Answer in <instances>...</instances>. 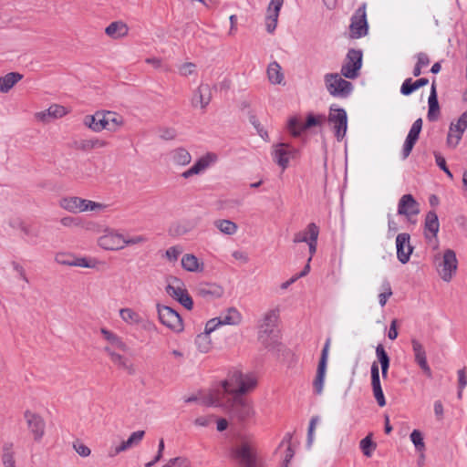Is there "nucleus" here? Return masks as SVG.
I'll use <instances>...</instances> for the list:
<instances>
[{
    "label": "nucleus",
    "instance_id": "nucleus-1",
    "mask_svg": "<svg viewBox=\"0 0 467 467\" xmlns=\"http://www.w3.org/2000/svg\"><path fill=\"white\" fill-rule=\"evenodd\" d=\"M220 393H211L209 404L225 410L232 419L239 422H248L255 418L256 411L254 402L243 396L229 397L224 400Z\"/></svg>",
    "mask_w": 467,
    "mask_h": 467
},
{
    "label": "nucleus",
    "instance_id": "nucleus-2",
    "mask_svg": "<svg viewBox=\"0 0 467 467\" xmlns=\"http://www.w3.org/2000/svg\"><path fill=\"white\" fill-rule=\"evenodd\" d=\"M257 383V378L253 373H244L234 368L230 370L221 382L222 390H217L214 393H220L224 400L235 396L245 397L246 394L256 389Z\"/></svg>",
    "mask_w": 467,
    "mask_h": 467
},
{
    "label": "nucleus",
    "instance_id": "nucleus-3",
    "mask_svg": "<svg viewBox=\"0 0 467 467\" xmlns=\"http://www.w3.org/2000/svg\"><path fill=\"white\" fill-rule=\"evenodd\" d=\"M83 124L95 132L104 130L114 132L124 125V119L114 111L98 110L93 115H86Z\"/></svg>",
    "mask_w": 467,
    "mask_h": 467
},
{
    "label": "nucleus",
    "instance_id": "nucleus-4",
    "mask_svg": "<svg viewBox=\"0 0 467 467\" xmlns=\"http://www.w3.org/2000/svg\"><path fill=\"white\" fill-rule=\"evenodd\" d=\"M231 453L233 458L246 467H255L260 463L257 442L252 435L240 437Z\"/></svg>",
    "mask_w": 467,
    "mask_h": 467
},
{
    "label": "nucleus",
    "instance_id": "nucleus-5",
    "mask_svg": "<svg viewBox=\"0 0 467 467\" xmlns=\"http://www.w3.org/2000/svg\"><path fill=\"white\" fill-rule=\"evenodd\" d=\"M280 310L278 307L267 310L262 317L258 327V338L266 348L272 346L277 335L275 327L279 320Z\"/></svg>",
    "mask_w": 467,
    "mask_h": 467
},
{
    "label": "nucleus",
    "instance_id": "nucleus-6",
    "mask_svg": "<svg viewBox=\"0 0 467 467\" xmlns=\"http://www.w3.org/2000/svg\"><path fill=\"white\" fill-rule=\"evenodd\" d=\"M434 265L440 278L449 283L458 270V259L452 249H445L441 254L434 255Z\"/></svg>",
    "mask_w": 467,
    "mask_h": 467
},
{
    "label": "nucleus",
    "instance_id": "nucleus-7",
    "mask_svg": "<svg viewBox=\"0 0 467 467\" xmlns=\"http://www.w3.org/2000/svg\"><path fill=\"white\" fill-rule=\"evenodd\" d=\"M59 206L71 213H80L85 212H101L107 208V205L101 202L82 199L78 196H67L61 198Z\"/></svg>",
    "mask_w": 467,
    "mask_h": 467
},
{
    "label": "nucleus",
    "instance_id": "nucleus-8",
    "mask_svg": "<svg viewBox=\"0 0 467 467\" xmlns=\"http://www.w3.org/2000/svg\"><path fill=\"white\" fill-rule=\"evenodd\" d=\"M325 84L328 93L335 98L345 99L349 96L353 85L337 73H328L324 77Z\"/></svg>",
    "mask_w": 467,
    "mask_h": 467
},
{
    "label": "nucleus",
    "instance_id": "nucleus-9",
    "mask_svg": "<svg viewBox=\"0 0 467 467\" xmlns=\"http://www.w3.org/2000/svg\"><path fill=\"white\" fill-rule=\"evenodd\" d=\"M165 290L170 296L178 301L186 309L191 310L192 308V299L188 294L184 283L181 279L175 276L169 277Z\"/></svg>",
    "mask_w": 467,
    "mask_h": 467
},
{
    "label": "nucleus",
    "instance_id": "nucleus-10",
    "mask_svg": "<svg viewBox=\"0 0 467 467\" xmlns=\"http://www.w3.org/2000/svg\"><path fill=\"white\" fill-rule=\"evenodd\" d=\"M159 321L174 333H181L183 328V321L177 311L170 306L157 304Z\"/></svg>",
    "mask_w": 467,
    "mask_h": 467
},
{
    "label": "nucleus",
    "instance_id": "nucleus-11",
    "mask_svg": "<svg viewBox=\"0 0 467 467\" xmlns=\"http://www.w3.org/2000/svg\"><path fill=\"white\" fill-rule=\"evenodd\" d=\"M328 123L332 126L335 136L338 141L346 136L348 129V116L345 109L332 105L327 117Z\"/></svg>",
    "mask_w": 467,
    "mask_h": 467
},
{
    "label": "nucleus",
    "instance_id": "nucleus-12",
    "mask_svg": "<svg viewBox=\"0 0 467 467\" xmlns=\"http://www.w3.org/2000/svg\"><path fill=\"white\" fill-rule=\"evenodd\" d=\"M24 419L33 440L39 442L46 433V422L41 414L30 410L24 411Z\"/></svg>",
    "mask_w": 467,
    "mask_h": 467
},
{
    "label": "nucleus",
    "instance_id": "nucleus-13",
    "mask_svg": "<svg viewBox=\"0 0 467 467\" xmlns=\"http://www.w3.org/2000/svg\"><path fill=\"white\" fill-rule=\"evenodd\" d=\"M55 261L62 265L78 266L83 268L95 269L100 265V262L93 257H78L67 253H58L55 256Z\"/></svg>",
    "mask_w": 467,
    "mask_h": 467
},
{
    "label": "nucleus",
    "instance_id": "nucleus-14",
    "mask_svg": "<svg viewBox=\"0 0 467 467\" xmlns=\"http://www.w3.org/2000/svg\"><path fill=\"white\" fill-rule=\"evenodd\" d=\"M298 151L288 143H277L273 145L272 156L274 161L285 171L292 159L296 158Z\"/></svg>",
    "mask_w": 467,
    "mask_h": 467
},
{
    "label": "nucleus",
    "instance_id": "nucleus-15",
    "mask_svg": "<svg viewBox=\"0 0 467 467\" xmlns=\"http://www.w3.org/2000/svg\"><path fill=\"white\" fill-rule=\"evenodd\" d=\"M218 160V156L213 152H206L200 158H198L195 162L186 171H184L181 176L188 180L193 176L200 175L203 173L207 169H209L212 165H213Z\"/></svg>",
    "mask_w": 467,
    "mask_h": 467
},
{
    "label": "nucleus",
    "instance_id": "nucleus-16",
    "mask_svg": "<svg viewBox=\"0 0 467 467\" xmlns=\"http://www.w3.org/2000/svg\"><path fill=\"white\" fill-rule=\"evenodd\" d=\"M70 110L65 106L52 104L45 110L35 112L33 117L37 123L47 125L57 119L67 116Z\"/></svg>",
    "mask_w": 467,
    "mask_h": 467
},
{
    "label": "nucleus",
    "instance_id": "nucleus-17",
    "mask_svg": "<svg viewBox=\"0 0 467 467\" xmlns=\"http://www.w3.org/2000/svg\"><path fill=\"white\" fill-rule=\"evenodd\" d=\"M362 65V52L351 49L347 55L346 61L341 67V74L347 78H356Z\"/></svg>",
    "mask_w": 467,
    "mask_h": 467
},
{
    "label": "nucleus",
    "instance_id": "nucleus-18",
    "mask_svg": "<svg viewBox=\"0 0 467 467\" xmlns=\"http://www.w3.org/2000/svg\"><path fill=\"white\" fill-rule=\"evenodd\" d=\"M350 36L359 38L368 33V23L366 18V5L358 7L351 18L349 26Z\"/></svg>",
    "mask_w": 467,
    "mask_h": 467
},
{
    "label": "nucleus",
    "instance_id": "nucleus-19",
    "mask_svg": "<svg viewBox=\"0 0 467 467\" xmlns=\"http://www.w3.org/2000/svg\"><path fill=\"white\" fill-rule=\"evenodd\" d=\"M102 338L106 341V345L103 348L104 353L107 355V349L110 351H122L127 352L129 347L124 339L112 330L106 327H101L99 330Z\"/></svg>",
    "mask_w": 467,
    "mask_h": 467
},
{
    "label": "nucleus",
    "instance_id": "nucleus-20",
    "mask_svg": "<svg viewBox=\"0 0 467 467\" xmlns=\"http://www.w3.org/2000/svg\"><path fill=\"white\" fill-rule=\"evenodd\" d=\"M98 244L108 251L122 250L124 249L123 234L114 230H108L99 237Z\"/></svg>",
    "mask_w": 467,
    "mask_h": 467
},
{
    "label": "nucleus",
    "instance_id": "nucleus-21",
    "mask_svg": "<svg viewBox=\"0 0 467 467\" xmlns=\"http://www.w3.org/2000/svg\"><path fill=\"white\" fill-rule=\"evenodd\" d=\"M330 343L331 339L327 338L322 349L321 358L317 366V375L313 382L317 394H321L323 391Z\"/></svg>",
    "mask_w": 467,
    "mask_h": 467
},
{
    "label": "nucleus",
    "instance_id": "nucleus-22",
    "mask_svg": "<svg viewBox=\"0 0 467 467\" xmlns=\"http://www.w3.org/2000/svg\"><path fill=\"white\" fill-rule=\"evenodd\" d=\"M410 343L415 363L428 378H431L432 372L427 360V353L424 346L417 338H411Z\"/></svg>",
    "mask_w": 467,
    "mask_h": 467
},
{
    "label": "nucleus",
    "instance_id": "nucleus-23",
    "mask_svg": "<svg viewBox=\"0 0 467 467\" xmlns=\"http://www.w3.org/2000/svg\"><path fill=\"white\" fill-rule=\"evenodd\" d=\"M121 351H110L107 349V356L112 365L120 371L126 372L129 375H133L136 372V368L133 362L128 357L120 353Z\"/></svg>",
    "mask_w": 467,
    "mask_h": 467
},
{
    "label": "nucleus",
    "instance_id": "nucleus-24",
    "mask_svg": "<svg viewBox=\"0 0 467 467\" xmlns=\"http://www.w3.org/2000/svg\"><path fill=\"white\" fill-rule=\"evenodd\" d=\"M145 436L144 431H133L127 440L122 441L119 444L113 446L109 451V457H115L119 453L128 451L133 447L138 446Z\"/></svg>",
    "mask_w": 467,
    "mask_h": 467
},
{
    "label": "nucleus",
    "instance_id": "nucleus-25",
    "mask_svg": "<svg viewBox=\"0 0 467 467\" xmlns=\"http://www.w3.org/2000/svg\"><path fill=\"white\" fill-rule=\"evenodd\" d=\"M409 234H399L396 237L397 257L401 264L409 262L413 247L410 244Z\"/></svg>",
    "mask_w": 467,
    "mask_h": 467
},
{
    "label": "nucleus",
    "instance_id": "nucleus-26",
    "mask_svg": "<svg viewBox=\"0 0 467 467\" xmlns=\"http://www.w3.org/2000/svg\"><path fill=\"white\" fill-rule=\"evenodd\" d=\"M422 129V119L420 118L416 119L410 131L409 134L405 140L403 149H402V158L407 159L409 155L410 154L415 143L417 142L419 139V135Z\"/></svg>",
    "mask_w": 467,
    "mask_h": 467
},
{
    "label": "nucleus",
    "instance_id": "nucleus-27",
    "mask_svg": "<svg viewBox=\"0 0 467 467\" xmlns=\"http://www.w3.org/2000/svg\"><path fill=\"white\" fill-rule=\"evenodd\" d=\"M398 213L410 218L420 213V204L411 194H404L398 204Z\"/></svg>",
    "mask_w": 467,
    "mask_h": 467
},
{
    "label": "nucleus",
    "instance_id": "nucleus-28",
    "mask_svg": "<svg viewBox=\"0 0 467 467\" xmlns=\"http://www.w3.org/2000/svg\"><path fill=\"white\" fill-rule=\"evenodd\" d=\"M371 386L373 395L379 406L384 407L386 405V400L380 385L379 368L377 362H373L371 365Z\"/></svg>",
    "mask_w": 467,
    "mask_h": 467
},
{
    "label": "nucleus",
    "instance_id": "nucleus-29",
    "mask_svg": "<svg viewBox=\"0 0 467 467\" xmlns=\"http://www.w3.org/2000/svg\"><path fill=\"white\" fill-rule=\"evenodd\" d=\"M119 316L121 321L129 327H142L144 318L132 307H121L119 310Z\"/></svg>",
    "mask_w": 467,
    "mask_h": 467
},
{
    "label": "nucleus",
    "instance_id": "nucleus-30",
    "mask_svg": "<svg viewBox=\"0 0 467 467\" xmlns=\"http://www.w3.org/2000/svg\"><path fill=\"white\" fill-rule=\"evenodd\" d=\"M284 4V0H271L267 8V15L265 17V26L266 30L269 33L275 31L277 20L279 16V12Z\"/></svg>",
    "mask_w": 467,
    "mask_h": 467
},
{
    "label": "nucleus",
    "instance_id": "nucleus-31",
    "mask_svg": "<svg viewBox=\"0 0 467 467\" xmlns=\"http://www.w3.org/2000/svg\"><path fill=\"white\" fill-rule=\"evenodd\" d=\"M171 163L178 167H185L192 161V155L189 150L183 147H177L169 152Z\"/></svg>",
    "mask_w": 467,
    "mask_h": 467
},
{
    "label": "nucleus",
    "instance_id": "nucleus-32",
    "mask_svg": "<svg viewBox=\"0 0 467 467\" xmlns=\"http://www.w3.org/2000/svg\"><path fill=\"white\" fill-rule=\"evenodd\" d=\"M212 99L211 88L207 84H201L192 97V105L201 109H205Z\"/></svg>",
    "mask_w": 467,
    "mask_h": 467
},
{
    "label": "nucleus",
    "instance_id": "nucleus-33",
    "mask_svg": "<svg viewBox=\"0 0 467 467\" xmlns=\"http://www.w3.org/2000/svg\"><path fill=\"white\" fill-rule=\"evenodd\" d=\"M129 26L123 21H114L105 28V34L112 39H120L128 36Z\"/></svg>",
    "mask_w": 467,
    "mask_h": 467
},
{
    "label": "nucleus",
    "instance_id": "nucleus-34",
    "mask_svg": "<svg viewBox=\"0 0 467 467\" xmlns=\"http://www.w3.org/2000/svg\"><path fill=\"white\" fill-rule=\"evenodd\" d=\"M181 263L182 267L187 272L201 273L204 270V264L192 254H185Z\"/></svg>",
    "mask_w": 467,
    "mask_h": 467
},
{
    "label": "nucleus",
    "instance_id": "nucleus-35",
    "mask_svg": "<svg viewBox=\"0 0 467 467\" xmlns=\"http://www.w3.org/2000/svg\"><path fill=\"white\" fill-rule=\"evenodd\" d=\"M425 236L426 238H435L440 229L439 219L435 212L430 211L425 217Z\"/></svg>",
    "mask_w": 467,
    "mask_h": 467
},
{
    "label": "nucleus",
    "instance_id": "nucleus-36",
    "mask_svg": "<svg viewBox=\"0 0 467 467\" xmlns=\"http://www.w3.org/2000/svg\"><path fill=\"white\" fill-rule=\"evenodd\" d=\"M429 110H428V119L431 121L436 120L440 114V106L437 98L435 80H433L431 89V94L429 97Z\"/></svg>",
    "mask_w": 467,
    "mask_h": 467
},
{
    "label": "nucleus",
    "instance_id": "nucleus-37",
    "mask_svg": "<svg viewBox=\"0 0 467 467\" xmlns=\"http://www.w3.org/2000/svg\"><path fill=\"white\" fill-rule=\"evenodd\" d=\"M219 319L222 321V326H237L242 322L243 317L236 308L230 307L219 317Z\"/></svg>",
    "mask_w": 467,
    "mask_h": 467
},
{
    "label": "nucleus",
    "instance_id": "nucleus-38",
    "mask_svg": "<svg viewBox=\"0 0 467 467\" xmlns=\"http://www.w3.org/2000/svg\"><path fill=\"white\" fill-rule=\"evenodd\" d=\"M23 78V75L18 72H10L0 78V92L7 93L18 81Z\"/></svg>",
    "mask_w": 467,
    "mask_h": 467
},
{
    "label": "nucleus",
    "instance_id": "nucleus-39",
    "mask_svg": "<svg viewBox=\"0 0 467 467\" xmlns=\"http://www.w3.org/2000/svg\"><path fill=\"white\" fill-rule=\"evenodd\" d=\"M267 78L270 83L274 85H280L284 82V73L281 66L277 62H272L267 67Z\"/></svg>",
    "mask_w": 467,
    "mask_h": 467
},
{
    "label": "nucleus",
    "instance_id": "nucleus-40",
    "mask_svg": "<svg viewBox=\"0 0 467 467\" xmlns=\"http://www.w3.org/2000/svg\"><path fill=\"white\" fill-rule=\"evenodd\" d=\"M197 293L202 297H220L223 295V288L215 284H201Z\"/></svg>",
    "mask_w": 467,
    "mask_h": 467
},
{
    "label": "nucleus",
    "instance_id": "nucleus-41",
    "mask_svg": "<svg viewBox=\"0 0 467 467\" xmlns=\"http://www.w3.org/2000/svg\"><path fill=\"white\" fill-rule=\"evenodd\" d=\"M195 346L202 354H207L213 349V341L211 336L207 333H200L195 338Z\"/></svg>",
    "mask_w": 467,
    "mask_h": 467
},
{
    "label": "nucleus",
    "instance_id": "nucleus-42",
    "mask_svg": "<svg viewBox=\"0 0 467 467\" xmlns=\"http://www.w3.org/2000/svg\"><path fill=\"white\" fill-rule=\"evenodd\" d=\"M376 355L381 366L382 377L386 379L388 377V370L389 368V357L381 344L377 346Z\"/></svg>",
    "mask_w": 467,
    "mask_h": 467
},
{
    "label": "nucleus",
    "instance_id": "nucleus-43",
    "mask_svg": "<svg viewBox=\"0 0 467 467\" xmlns=\"http://www.w3.org/2000/svg\"><path fill=\"white\" fill-rule=\"evenodd\" d=\"M213 224L222 234L227 235L234 234L238 229V226L235 223L226 219L216 220L214 221Z\"/></svg>",
    "mask_w": 467,
    "mask_h": 467
},
{
    "label": "nucleus",
    "instance_id": "nucleus-44",
    "mask_svg": "<svg viewBox=\"0 0 467 467\" xmlns=\"http://www.w3.org/2000/svg\"><path fill=\"white\" fill-rule=\"evenodd\" d=\"M463 132L454 127V122H451L449 128L446 143L449 147L454 149L459 144Z\"/></svg>",
    "mask_w": 467,
    "mask_h": 467
},
{
    "label": "nucleus",
    "instance_id": "nucleus-45",
    "mask_svg": "<svg viewBox=\"0 0 467 467\" xmlns=\"http://www.w3.org/2000/svg\"><path fill=\"white\" fill-rule=\"evenodd\" d=\"M108 146V141L99 138H91L81 141L80 149L83 150H92L102 149Z\"/></svg>",
    "mask_w": 467,
    "mask_h": 467
},
{
    "label": "nucleus",
    "instance_id": "nucleus-46",
    "mask_svg": "<svg viewBox=\"0 0 467 467\" xmlns=\"http://www.w3.org/2000/svg\"><path fill=\"white\" fill-rule=\"evenodd\" d=\"M277 453L281 454L283 456V462L282 464L285 467H287L289 464L291 459L294 456V451L291 448L290 441H282L280 446L277 449Z\"/></svg>",
    "mask_w": 467,
    "mask_h": 467
},
{
    "label": "nucleus",
    "instance_id": "nucleus-47",
    "mask_svg": "<svg viewBox=\"0 0 467 467\" xmlns=\"http://www.w3.org/2000/svg\"><path fill=\"white\" fill-rule=\"evenodd\" d=\"M2 462L6 467H14L16 462H15V452L13 450L12 443H5L3 446Z\"/></svg>",
    "mask_w": 467,
    "mask_h": 467
},
{
    "label": "nucleus",
    "instance_id": "nucleus-48",
    "mask_svg": "<svg viewBox=\"0 0 467 467\" xmlns=\"http://www.w3.org/2000/svg\"><path fill=\"white\" fill-rule=\"evenodd\" d=\"M393 295L392 288L390 283L387 280L383 281L379 294V303L381 307L385 306L389 298H390Z\"/></svg>",
    "mask_w": 467,
    "mask_h": 467
},
{
    "label": "nucleus",
    "instance_id": "nucleus-49",
    "mask_svg": "<svg viewBox=\"0 0 467 467\" xmlns=\"http://www.w3.org/2000/svg\"><path fill=\"white\" fill-rule=\"evenodd\" d=\"M311 227H315L316 230L319 231L318 226L315 223H310L303 231H300L294 235V243H309L310 234L308 231Z\"/></svg>",
    "mask_w": 467,
    "mask_h": 467
},
{
    "label": "nucleus",
    "instance_id": "nucleus-50",
    "mask_svg": "<svg viewBox=\"0 0 467 467\" xmlns=\"http://www.w3.org/2000/svg\"><path fill=\"white\" fill-rule=\"evenodd\" d=\"M303 125L299 118L292 117L288 120L287 129L294 137H297L304 131Z\"/></svg>",
    "mask_w": 467,
    "mask_h": 467
},
{
    "label": "nucleus",
    "instance_id": "nucleus-51",
    "mask_svg": "<svg viewBox=\"0 0 467 467\" xmlns=\"http://www.w3.org/2000/svg\"><path fill=\"white\" fill-rule=\"evenodd\" d=\"M308 232L310 234V240H309V243H307L308 248H309V254H310V255L308 257V263H310L313 255L317 252L319 231L316 230L315 227H311Z\"/></svg>",
    "mask_w": 467,
    "mask_h": 467
},
{
    "label": "nucleus",
    "instance_id": "nucleus-52",
    "mask_svg": "<svg viewBox=\"0 0 467 467\" xmlns=\"http://www.w3.org/2000/svg\"><path fill=\"white\" fill-rule=\"evenodd\" d=\"M149 238L144 234L126 236L123 234L124 248L127 246L140 245L147 243Z\"/></svg>",
    "mask_w": 467,
    "mask_h": 467
},
{
    "label": "nucleus",
    "instance_id": "nucleus-53",
    "mask_svg": "<svg viewBox=\"0 0 467 467\" xmlns=\"http://www.w3.org/2000/svg\"><path fill=\"white\" fill-rule=\"evenodd\" d=\"M376 446V443L372 441L371 433L360 441V449L366 456H370Z\"/></svg>",
    "mask_w": 467,
    "mask_h": 467
},
{
    "label": "nucleus",
    "instance_id": "nucleus-54",
    "mask_svg": "<svg viewBox=\"0 0 467 467\" xmlns=\"http://www.w3.org/2000/svg\"><path fill=\"white\" fill-rule=\"evenodd\" d=\"M410 438L418 451H422L425 449V443L421 431L419 430H413L410 435Z\"/></svg>",
    "mask_w": 467,
    "mask_h": 467
},
{
    "label": "nucleus",
    "instance_id": "nucleus-55",
    "mask_svg": "<svg viewBox=\"0 0 467 467\" xmlns=\"http://www.w3.org/2000/svg\"><path fill=\"white\" fill-rule=\"evenodd\" d=\"M182 251L183 249L180 245L169 247L165 252V257L168 261L175 263L179 256L182 254Z\"/></svg>",
    "mask_w": 467,
    "mask_h": 467
},
{
    "label": "nucleus",
    "instance_id": "nucleus-56",
    "mask_svg": "<svg viewBox=\"0 0 467 467\" xmlns=\"http://www.w3.org/2000/svg\"><path fill=\"white\" fill-rule=\"evenodd\" d=\"M325 117L322 115L314 116L312 114H309L306 118V123H304V130L313 127V126H318L321 125L324 121Z\"/></svg>",
    "mask_w": 467,
    "mask_h": 467
},
{
    "label": "nucleus",
    "instance_id": "nucleus-57",
    "mask_svg": "<svg viewBox=\"0 0 467 467\" xmlns=\"http://www.w3.org/2000/svg\"><path fill=\"white\" fill-rule=\"evenodd\" d=\"M179 73L182 77H189L196 73V65L192 62H186L180 66Z\"/></svg>",
    "mask_w": 467,
    "mask_h": 467
},
{
    "label": "nucleus",
    "instance_id": "nucleus-58",
    "mask_svg": "<svg viewBox=\"0 0 467 467\" xmlns=\"http://www.w3.org/2000/svg\"><path fill=\"white\" fill-rule=\"evenodd\" d=\"M145 62L149 65H151L155 69H160L162 71H169V67L167 65L163 63V60L160 57H147Z\"/></svg>",
    "mask_w": 467,
    "mask_h": 467
},
{
    "label": "nucleus",
    "instance_id": "nucleus-59",
    "mask_svg": "<svg viewBox=\"0 0 467 467\" xmlns=\"http://www.w3.org/2000/svg\"><path fill=\"white\" fill-rule=\"evenodd\" d=\"M73 448H74L75 451L81 457H88L91 453L90 449L86 444H84L82 441H80L78 440L74 441Z\"/></svg>",
    "mask_w": 467,
    "mask_h": 467
},
{
    "label": "nucleus",
    "instance_id": "nucleus-60",
    "mask_svg": "<svg viewBox=\"0 0 467 467\" xmlns=\"http://www.w3.org/2000/svg\"><path fill=\"white\" fill-rule=\"evenodd\" d=\"M60 223L64 227L74 228L80 225V220L73 216H65L60 219Z\"/></svg>",
    "mask_w": 467,
    "mask_h": 467
},
{
    "label": "nucleus",
    "instance_id": "nucleus-61",
    "mask_svg": "<svg viewBox=\"0 0 467 467\" xmlns=\"http://www.w3.org/2000/svg\"><path fill=\"white\" fill-rule=\"evenodd\" d=\"M160 137L164 140H172L177 137V131L173 128H162L160 130Z\"/></svg>",
    "mask_w": 467,
    "mask_h": 467
},
{
    "label": "nucleus",
    "instance_id": "nucleus-62",
    "mask_svg": "<svg viewBox=\"0 0 467 467\" xmlns=\"http://www.w3.org/2000/svg\"><path fill=\"white\" fill-rule=\"evenodd\" d=\"M415 90H417V88L415 87L414 82H412L411 78L405 79L400 88L401 94L408 96Z\"/></svg>",
    "mask_w": 467,
    "mask_h": 467
},
{
    "label": "nucleus",
    "instance_id": "nucleus-63",
    "mask_svg": "<svg viewBox=\"0 0 467 467\" xmlns=\"http://www.w3.org/2000/svg\"><path fill=\"white\" fill-rule=\"evenodd\" d=\"M191 462L186 457L179 456L171 459L165 467L188 466Z\"/></svg>",
    "mask_w": 467,
    "mask_h": 467
},
{
    "label": "nucleus",
    "instance_id": "nucleus-64",
    "mask_svg": "<svg viewBox=\"0 0 467 467\" xmlns=\"http://www.w3.org/2000/svg\"><path fill=\"white\" fill-rule=\"evenodd\" d=\"M454 127L464 133L465 130L467 129V110L460 116V118L454 123Z\"/></svg>",
    "mask_w": 467,
    "mask_h": 467
}]
</instances>
